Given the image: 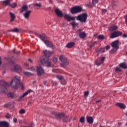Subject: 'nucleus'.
<instances>
[{
	"label": "nucleus",
	"instance_id": "1",
	"mask_svg": "<svg viewBox=\"0 0 127 127\" xmlns=\"http://www.w3.org/2000/svg\"><path fill=\"white\" fill-rule=\"evenodd\" d=\"M43 56L40 59V64L43 66H46V67H50L51 66V62H49V59L48 57L51 55V52L45 50L44 51Z\"/></svg>",
	"mask_w": 127,
	"mask_h": 127
},
{
	"label": "nucleus",
	"instance_id": "2",
	"mask_svg": "<svg viewBox=\"0 0 127 127\" xmlns=\"http://www.w3.org/2000/svg\"><path fill=\"white\" fill-rule=\"evenodd\" d=\"M38 37L42 40V41L45 43L47 47H49V48H53V43H52V42H51L50 41L47 40L48 38L46 35H39Z\"/></svg>",
	"mask_w": 127,
	"mask_h": 127
},
{
	"label": "nucleus",
	"instance_id": "3",
	"mask_svg": "<svg viewBox=\"0 0 127 127\" xmlns=\"http://www.w3.org/2000/svg\"><path fill=\"white\" fill-rule=\"evenodd\" d=\"M19 84H20V76L16 75L11 81L10 85L13 89H17Z\"/></svg>",
	"mask_w": 127,
	"mask_h": 127
},
{
	"label": "nucleus",
	"instance_id": "4",
	"mask_svg": "<svg viewBox=\"0 0 127 127\" xmlns=\"http://www.w3.org/2000/svg\"><path fill=\"white\" fill-rule=\"evenodd\" d=\"M9 86V84L5 81L0 80V93H6L7 92V87Z\"/></svg>",
	"mask_w": 127,
	"mask_h": 127
},
{
	"label": "nucleus",
	"instance_id": "5",
	"mask_svg": "<svg viewBox=\"0 0 127 127\" xmlns=\"http://www.w3.org/2000/svg\"><path fill=\"white\" fill-rule=\"evenodd\" d=\"M59 59L62 63L61 64V67L63 68L65 67V65H68L69 64V61L67 59V58L65 57V56L62 55L60 57Z\"/></svg>",
	"mask_w": 127,
	"mask_h": 127
},
{
	"label": "nucleus",
	"instance_id": "6",
	"mask_svg": "<svg viewBox=\"0 0 127 127\" xmlns=\"http://www.w3.org/2000/svg\"><path fill=\"white\" fill-rule=\"evenodd\" d=\"M87 17L88 14L86 13H83L77 16V20H79L81 22H86Z\"/></svg>",
	"mask_w": 127,
	"mask_h": 127
},
{
	"label": "nucleus",
	"instance_id": "7",
	"mask_svg": "<svg viewBox=\"0 0 127 127\" xmlns=\"http://www.w3.org/2000/svg\"><path fill=\"white\" fill-rule=\"evenodd\" d=\"M105 59H106V57H100L97 60H96L95 62V64L97 65V66H100V65H102V64H104V62H105Z\"/></svg>",
	"mask_w": 127,
	"mask_h": 127
},
{
	"label": "nucleus",
	"instance_id": "8",
	"mask_svg": "<svg viewBox=\"0 0 127 127\" xmlns=\"http://www.w3.org/2000/svg\"><path fill=\"white\" fill-rule=\"evenodd\" d=\"M77 34L79 35L80 38H85L86 36H87V34L85 32H83V30L81 29H79L77 30Z\"/></svg>",
	"mask_w": 127,
	"mask_h": 127
},
{
	"label": "nucleus",
	"instance_id": "9",
	"mask_svg": "<svg viewBox=\"0 0 127 127\" xmlns=\"http://www.w3.org/2000/svg\"><path fill=\"white\" fill-rule=\"evenodd\" d=\"M37 73L38 76H41L43 73H44V70L43 68L41 66H37Z\"/></svg>",
	"mask_w": 127,
	"mask_h": 127
},
{
	"label": "nucleus",
	"instance_id": "10",
	"mask_svg": "<svg viewBox=\"0 0 127 127\" xmlns=\"http://www.w3.org/2000/svg\"><path fill=\"white\" fill-rule=\"evenodd\" d=\"M64 18L66 19L67 21H71V20H75V17L71 16L68 14H65L64 15Z\"/></svg>",
	"mask_w": 127,
	"mask_h": 127
},
{
	"label": "nucleus",
	"instance_id": "11",
	"mask_svg": "<svg viewBox=\"0 0 127 127\" xmlns=\"http://www.w3.org/2000/svg\"><path fill=\"white\" fill-rule=\"evenodd\" d=\"M112 47L115 48V49H119V41L116 40L114 42H113L111 44Z\"/></svg>",
	"mask_w": 127,
	"mask_h": 127
},
{
	"label": "nucleus",
	"instance_id": "12",
	"mask_svg": "<svg viewBox=\"0 0 127 127\" xmlns=\"http://www.w3.org/2000/svg\"><path fill=\"white\" fill-rule=\"evenodd\" d=\"M55 13L59 17H63V13L59 9L56 8L55 10Z\"/></svg>",
	"mask_w": 127,
	"mask_h": 127
},
{
	"label": "nucleus",
	"instance_id": "13",
	"mask_svg": "<svg viewBox=\"0 0 127 127\" xmlns=\"http://www.w3.org/2000/svg\"><path fill=\"white\" fill-rule=\"evenodd\" d=\"M9 13L10 16V22H13L15 20V18H16V16L15 15V14L11 12H9Z\"/></svg>",
	"mask_w": 127,
	"mask_h": 127
},
{
	"label": "nucleus",
	"instance_id": "14",
	"mask_svg": "<svg viewBox=\"0 0 127 127\" xmlns=\"http://www.w3.org/2000/svg\"><path fill=\"white\" fill-rule=\"evenodd\" d=\"M32 11L31 10H27L26 11L24 14L23 16L26 19H28L29 18V15H30V14L31 13Z\"/></svg>",
	"mask_w": 127,
	"mask_h": 127
},
{
	"label": "nucleus",
	"instance_id": "15",
	"mask_svg": "<svg viewBox=\"0 0 127 127\" xmlns=\"http://www.w3.org/2000/svg\"><path fill=\"white\" fill-rule=\"evenodd\" d=\"M0 127H9V124L5 121H0Z\"/></svg>",
	"mask_w": 127,
	"mask_h": 127
},
{
	"label": "nucleus",
	"instance_id": "16",
	"mask_svg": "<svg viewBox=\"0 0 127 127\" xmlns=\"http://www.w3.org/2000/svg\"><path fill=\"white\" fill-rule=\"evenodd\" d=\"M14 71L18 73H20L21 72V67L19 65L16 64L14 66Z\"/></svg>",
	"mask_w": 127,
	"mask_h": 127
},
{
	"label": "nucleus",
	"instance_id": "17",
	"mask_svg": "<svg viewBox=\"0 0 127 127\" xmlns=\"http://www.w3.org/2000/svg\"><path fill=\"white\" fill-rule=\"evenodd\" d=\"M86 121L88 124H90V125H92V124L94 123V119L90 116H87L86 117Z\"/></svg>",
	"mask_w": 127,
	"mask_h": 127
},
{
	"label": "nucleus",
	"instance_id": "18",
	"mask_svg": "<svg viewBox=\"0 0 127 127\" xmlns=\"http://www.w3.org/2000/svg\"><path fill=\"white\" fill-rule=\"evenodd\" d=\"M55 117H56V118H57V119H63V118H64V117H65V114H64V113H56Z\"/></svg>",
	"mask_w": 127,
	"mask_h": 127
},
{
	"label": "nucleus",
	"instance_id": "19",
	"mask_svg": "<svg viewBox=\"0 0 127 127\" xmlns=\"http://www.w3.org/2000/svg\"><path fill=\"white\" fill-rule=\"evenodd\" d=\"M27 9H28L27 5H24L22 6V8L20 9V12L22 13V12H24V11H27Z\"/></svg>",
	"mask_w": 127,
	"mask_h": 127
},
{
	"label": "nucleus",
	"instance_id": "20",
	"mask_svg": "<svg viewBox=\"0 0 127 127\" xmlns=\"http://www.w3.org/2000/svg\"><path fill=\"white\" fill-rule=\"evenodd\" d=\"M116 106L117 107H119V108H121V109H123V110L126 109V108L127 107V106H126L125 104L121 103H117Z\"/></svg>",
	"mask_w": 127,
	"mask_h": 127
},
{
	"label": "nucleus",
	"instance_id": "21",
	"mask_svg": "<svg viewBox=\"0 0 127 127\" xmlns=\"http://www.w3.org/2000/svg\"><path fill=\"white\" fill-rule=\"evenodd\" d=\"M110 31H114L115 30H117L118 29V26L115 25H112L110 27H109V28Z\"/></svg>",
	"mask_w": 127,
	"mask_h": 127
},
{
	"label": "nucleus",
	"instance_id": "22",
	"mask_svg": "<svg viewBox=\"0 0 127 127\" xmlns=\"http://www.w3.org/2000/svg\"><path fill=\"white\" fill-rule=\"evenodd\" d=\"M30 92H31V90H28L27 92H26L22 96H21L20 97V99L21 100L23 99V98H24V97H26V96H27V95H28V94H29V93H30Z\"/></svg>",
	"mask_w": 127,
	"mask_h": 127
},
{
	"label": "nucleus",
	"instance_id": "23",
	"mask_svg": "<svg viewBox=\"0 0 127 127\" xmlns=\"http://www.w3.org/2000/svg\"><path fill=\"white\" fill-rule=\"evenodd\" d=\"M71 117H69V116H66L64 119L63 122L64 123H69L70 121Z\"/></svg>",
	"mask_w": 127,
	"mask_h": 127
},
{
	"label": "nucleus",
	"instance_id": "24",
	"mask_svg": "<svg viewBox=\"0 0 127 127\" xmlns=\"http://www.w3.org/2000/svg\"><path fill=\"white\" fill-rule=\"evenodd\" d=\"M4 107V108H9V109H11L12 108H13V105H12V103L9 102V103L5 104Z\"/></svg>",
	"mask_w": 127,
	"mask_h": 127
},
{
	"label": "nucleus",
	"instance_id": "25",
	"mask_svg": "<svg viewBox=\"0 0 127 127\" xmlns=\"http://www.w3.org/2000/svg\"><path fill=\"white\" fill-rule=\"evenodd\" d=\"M119 67L123 68V69H127V65L125 63H121L119 64Z\"/></svg>",
	"mask_w": 127,
	"mask_h": 127
},
{
	"label": "nucleus",
	"instance_id": "26",
	"mask_svg": "<svg viewBox=\"0 0 127 127\" xmlns=\"http://www.w3.org/2000/svg\"><path fill=\"white\" fill-rule=\"evenodd\" d=\"M75 45V43L74 42H70L66 44V46L67 48H71L73 47Z\"/></svg>",
	"mask_w": 127,
	"mask_h": 127
},
{
	"label": "nucleus",
	"instance_id": "27",
	"mask_svg": "<svg viewBox=\"0 0 127 127\" xmlns=\"http://www.w3.org/2000/svg\"><path fill=\"white\" fill-rule=\"evenodd\" d=\"M105 48H102L96 50V52L97 54H99V53H104V52H105Z\"/></svg>",
	"mask_w": 127,
	"mask_h": 127
},
{
	"label": "nucleus",
	"instance_id": "28",
	"mask_svg": "<svg viewBox=\"0 0 127 127\" xmlns=\"http://www.w3.org/2000/svg\"><path fill=\"white\" fill-rule=\"evenodd\" d=\"M2 3L4 5H9L10 3V0H5L2 1Z\"/></svg>",
	"mask_w": 127,
	"mask_h": 127
},
{
	"label": "nucleus",
	"instance_id": "29",
	"mask_svg": "<svg viewBox=\"0 0 127 127\" xmlns=\"http://www.w3.org/2000/svg\"><path fill=\"white\" fill-rule=\"evenodd\" d=\"M70 12L72 14H75V13H77V11L76 10V7L74 6L70 9Z\"/></svg>",
	"mask_w": 127,
	"mask_h": 127
},
{
	"label": "nucleus",
	"instance_id": "30",
	"mask_svg": "<svg viewBox=\"0 0 127 127\" xmlns=\"http://www.w3.org/2000/svg\"><path fill=\"white\" fill-rule=\"evenodd\" d=\"M75 9L76 10L77 13L82 11V7H81L80 6H75Z\"/></svg>",
	"mask_w": 127,
	"mask_h": 127
},
{
	"label": "nucleus",
	"instance_id": "31",
	"mask_svg": "<svg viewBox=\"0 0 127 127\" xmlns=\"http://www.w3.org/2000/svg\"><path fill=\"white\" fill-rule=\"evenodd\" d=\"M9 32H16V33H18L19 32V30L17 29V28H14L13 29L9 30Z\"/></svg>",
	"mask_w": 127,
	"mask_h": 127
},
{
	"label": "nucleus",
	"instance_id": "32",
	"mask_svg": "<svg viewBox=\"0 0 127 127\" xmlns=\"http://www.w3.org/2000/svg\"><path fill=\"white\" fill-rule=\"evenodd\" d=\"M116 37H118V36H117V33L116 32H114L113 33L111 34L110 38H116Z\"/></svg>",
	"mask_w": 127,
	"mask_h": 127
},
{
	"label": "nucleus",
	"instance_id": "33",
	"mask_svg": "<svg viewBox=\"0 0 127 127\" xmlns=\"http://www.w3.org/2000/svg\"><path fill=\"white\" fill-rule=\"evenodd\" d=\"M56 78L60 80V81H61V80H63V81H65V79H64V77L61 76V75H57Z\"/></svg>",
	"mask_w": 127,
	"mask_h": 127
},
{
	"label": "nucleus",
	"instance_id": "34",
	"mask_svg": "<svg viewBox=\"0 0 127 127\" xmlns=\"http://www.w3.org/2000/svg\"><path fill=\"white\" fill-rule=\"evenodd\" d=\"M97 43L96 41L92 42L90 45V48H93V47H94V46H95L97 44Z\"/></svg>",
	"mask_w": 127,
	"mask_h": 127
},
{
	"label": "nucleus",
	"instance_id": "35",
	"mask_svg": "<svg viewBox=\"0 0 127 127\" xmlns=\"http://www.w3.org/2000/svg\"><path fill=\"white\" fill-rule=\"evenodd\" d=\"M16 3L15 2H14V3H10V4H9V6H10V7H12V8H14V7H16Z\"/></svg>",
	"mask_w": 127,
	"mask_h": 127
},
{
	"label": "nucleus",
	"instance_id": "36",
	"mask_svg": "<svg viewBox=\"0 0 127 127\" xmlns=\"http://www.w3.org/2000/svg\"><path fill=\"white\" fill-rule=\"evenodd\" d=\"M97 38L99 40H103L105 39V36L103 35H100L97 36Z\"/></svg>",
	"mask_w": 127,
	"mask_h": 127
},
{
	"label": "nucleus",
	"instance_id": "37",
	"mask_svg": "<svg viewBox=\"0 0 127 127\" xmlns=\"http://www.w3.org/2000/svg\"><path fill=\"white\" fill-rule=\"evenodd\" d=\"M79 122L81 123V124H84L85 123V118L84 117H82L79 119Z\"/></svg>",
	"mask_w": 127,
	"mask_h": 127
},
{
	"label": "nucleus",
	"instance_id": "38",
	"mask_svg": "<svg viewBox=\"0 0 127 127\" xmlns=\"http://www.w3.org/2000/svg\"><path fill=\"white\" fill-rule=\"evenodd\" d=\"M116 32V35L117 36V37H119V36H121L123 35V32H120V31H117Z\"/></svg>",
	"mask_w": 127,
	"mask_h": 127
},
{
	"label": "nucleus",
	"instance_id": "39",
	"mask_svg": "<svg viewBox=\"0 0 127 127\" xmlns=\"http://www.w3.org/2000/svg\"><path fill=\"white\" fill-rule=\"evenodd\" d=\"M117 50L118 49L113 48V49L110 51V53L111 54H114V53L117 52Z\"/></svg>",
	"mask_w": 127,
	"mask_h": 127
},
{
	"label": "nucleus",
	"instance_id": "40",
	"mask_svg": "<svg viewBox=\"0 0 127 127\" xmlns=\"http://www.w3.org/2000/svg\"><path fill=\"white\" fill-rule=\"evenodd\" d=\"M24 74L27 76H32V73L27 71L24 72Z\"/></svg>",
	"mask_w": 127,
	"mask_h": 127
},
{
	"label": "nucleus",
	"instance_id": "41",
	"mask_svg": "<svg viewBox=\"0 0 127 127\" xmlns=\"http://www.w3.org/2000/svg\"><path fill=\"white\" fill-rule=\"evenodd\" d=\"M70 24H71L72 26H73V27H76L77 26V25H78V24L77 23H76L75 22H72L70 23Z\"/></svg>",
	"mask_w": 127,
	"mask_h": 127
},
{
	"label": "nucleus",
	"instance_id": "42",
	"mask_svg": "<svg viewBox=\"0 0 127 127\" xmlns=\"http://www.w3.org/2000/svg\"><path fill=\"white\" fill-rule=\"evenodd\" d=\"M19 114H21V115H23V114H25V110L24 109H21L19 111Z\"/></svg>",
	"mask_w": 127,
	"mask_h": 127
},
{
	"label": "nucleus",
	"instance_id": "43",
	"mask_svg": "<svg viewBox=\"0 0 127 127\" xmlns=\"http://www.w3.org/2000/svg\"><path fill=\"white\" fill-rule=\"evenodd\" d=\"M99 2V0H92L93 4H97Z\"/></svg>",
	"mask_w": 127,
	"mask_h": 127
},
{
	"label": "nucleus",
	"instance_id": "44",
	"mask_svg": "<svg viewBox=\"0 0 127 127\" xmlns=\"http://www.w3.org/2000/svg\"><path fill=\"white\" fill-rule=\"evenodd\" d=\"M10 117H11V116L8 113L5 116L6 119H10Z\"/></svg>",
	"mask_w": 127,
	"mask_h": 127
},
{
	"label": "nucleus",
	"instance_id": "45",
	"mask_svg": "<svg viewBox=\"0 0 127 127\" xmlns=\"http://www.w3.org/2000/svg\"><path fill=\"white\" fill-rule=\"evenodd\" d=\"M34 5H35V6H37V7H41V4L40 3H36L34 4Z\"/></svg>",
	"mask_w": 127,
	"mask_h": 127
},
{
	"label": "nucleus",
	"instance_id": "46",
	"mask_svg": "<svg viewBox=\"0 0 127 127\" xmlns=\"http://www.w3.org/2000/svg\"><path fill=\"white\" fill-rule=\"evenodd\" d=\"M115 71L116 72H121V71H122V69L121 68H120V67H116Z\"/></svg>",
	"mask_w": 127,
	"mask_h": 127
},
{
	"label": "nucleus",
	"instance_id": "47",
	"mask_svg": "<svg viewBox=\"0 0 127 127\" xmlns=\"http://www.w3.org/2000/svg\"><path fill=\"white\" fill-rule=\"evenodd\" d=\"M8 97H10L11 98H12L13 97V94L11 93H9L8 94Z\"/></svg>",
	"mask_w": 127,
	"mask_h": 127
},
{
	"label": "nucleus",
	"instance_id": "48",
	"mask_svg": "<svg viewBox=\"0 0 127 127\" xmlns=\"http://www.w3.org/2000/svg\"><path fill=\"white\" fill-rule=\"evenodd\" d=\"M52 84H53V85H54V86H56V85H57V82H56V81H52Z\"/></svg>",
	"mask_w": 127,
	"mask_h": 127
},
{
	"label": "nucleus",
	"instance_id": "49",
	"mask_svg": "<svg viewBox=\"0 0 127 127\" xmlns=\"http://www.w3.org/2000/svg\"><path fill=\"white\" fill-rule=\"evenodd\" d=\"M58 60V59H57V58H55L53 59L54 62H57Z\"/></svg>",
	"mask_w": 127,
	"mask_h": 127
},
{
	"label": "nucleus",
	"instance_id": "50",
	"mask_svg": "<svg viewBox=\"0 0 127 127\" xmlns=\"http://www.w3.org/2000/svg\"><path fill=\"white\" fill-rule=\"evenodd\" d=\"M88 95H89V92L86 91L84 93V96H85V97L88 96Z\"/></svg>",
	"mask_w": 127,
	"mask_h": 127
},
{
	"label": "nucleus",
	"instance_id": "51",
	"mask_svg": "<svg viewBox=\"0 0 127 127\" xmlns=\"http://www.w3.org/2000/svg\"><path fill=\"white\" fill-rule=\"evenodd\" d=\"M110 48H111V46H107L106 47V50H109V49H110Z\"/></svg>",
	"mask_w": 127,
	"mask_h": 127
},
{
	"label": "nucleus",
	"instance_id": "52",
	"mask_svg": "<svg viewBox=\"0 0 127 127\" xmlns=\"http://www.w3.org/2000/svg\"><path fill=\"white\" fill-rule=\"evenodd\" d=\"M13 121L14 123H16L17 122V119L15 118L13 119Z\"/></svg>",
	"mask_w": 127,
	"mask_h": 127
},
{
	"label": "nucleus",
	"instance_id": "53",
	"mask_svg": "<svg viewBox=\"0 0 127 127\" xmlns=\"http://www.w3.org/2000/svg\"><path fill=\"white\" fill-rule=\"evenodd\" d=\"M123 36V37H124L125 38H127V35L126 34H124Z\"/></svg>",
	"mask_w": 127,
	"mask_h": 127
},
{
	"label": "nucleus",
	"instance_id": "54",
	"mask_svg": "<svg viewBox=\"0 0 127 127\" xmlns=\"http://www.w3.org/2000/svg\"><path fill=\"white\" fill-rule=\"evenodd\" d=\"M30 70L31 71H35V68H34V67H32L30 68Z\"/></svg>",
	"mask_w": 127,
	"mask_h": 127
},
{
	"label": "nucleus",
	"instance_id": "55",
	"mask_svg": "<svg viewBox=\"0 0 127 127\" xmlns=\"http://www.w3.org/2000/svg\"><path fill=\"white\" fill-rule=\"evenodd\" d=\"M125 21H126V23H127V15L125 17Z\"/></svg>",
	"mask_w": 127,
	"mask_h": 127
},
{
	"label": "nucleus",
	"instance_id": "56",
	"mask_svg": "<svg viewBox=\"0 0 127 127\" xmlns=\"http://www.w3.org/2000/svg\"><path fill=\"white\" fill-rule=\"evenodd\" d=\"M28 60L31 63H32V60L31 59H29Z\"/></svg>",
	"mask_w": 127,
	"mask_h": 127
},
{
	"label": "nucleus",
	"instance_id": "57",
	"mask_svg": "<svg viewBox=\"0 0 127 127\" xmlns=\"http://www.w3.org/2000/svg\"><path fill=\"white\" fill-rule=\"evenodd\" d=\"M96 103H101V100H99L96 101Z\"/></svg>",
	"mask_w": 127,
	"mask_h": 127
},
{
	"label": "nucleus",
	"instance_id": "58",
	"mask_svg": "<svg viewBox=\"0 0 127 127\" xmlns=\"http://www.w3.org/2000/svg\"><path fill=\"white\" fill-rule=\"evenodd\" d=\"M21 89L22 90H24V86H23V85H21Z\"/></svg>",
	"mask_w": 127,
	"mask_h": 127
},
{
	"label": "nucleus",
	"instance_id": "59",
	"mask_svg": "<svg viewBox=\"0 0 127 127\" xmlns=\"http://www.w3.org/2000/svg\"><path fill=\"white\" fill-rule=\"evenodd\" d=\"M118 125H119V126H122V123H118Z\"/></svg>",
	"mask_w": 127,
	"mask_h": 127
},
{
	"label": "nucleus",
	"instance_id": "60",
	"mask_svg": "<svg viewBox=\"0 0 127 127\" xmlns=\"http://www.w3.org/2000/svg\"><path fill=\"white\" fill-rule=\"evenodd\" d=\"M44 84L46 85V81L44 82Z\"/></svg>",
	"mask_w": 127,
	"mask_h": 127
},
{
	"label": "nucleus",
	"instance_id": "61",
	"mask_svg": "<svg viewBox=\"0 0 127 127\" xmlns=\"http://www.w3.org/2000/svg\"><path fill=\"white\" fill-rule=\"evenodd\" d=\"M103 11H104L105 12H107V10H106V9H104V10H103Z\"/></svg>",
	"mask_w": 127,
	"mask_h": 127
},
{
	"label": "nucleus",
	"instance_id": "62",
	"mask_svg": "<svg viewBox=\"0 0 127 127\" xmlns=\"http://www.w3.org/2000/svg\"><path fill=\"white\" fill-rule=\"evenodd\" d=\"M1 64V62L0 61V65Z\"/></svg>",
	"mask_w": 127,
	"mask_h": 127
},
{
	"label": "nucleus",
	"instance_id": "63",
	"mask_svg": "<svg viewBox=\"0 0 127 127\" xmlns=\"http://www.w3.org/2000/svg\"><path fill=\"white\" fill-rule=\"evenodd\" d=\"M126 125L127 126V123L126 124Z\"/></svg>",
	"mask_w": 127,
	"mask_h": 127
},
{
	"label": "nucleus",
	"instance_id": "64",
	"mask_svg": "<svg viewBox=\"0 0 127 127\" xmlns=\"http://www.w3.org/2000/svg\"><path fill=\"white\" fill-rule=\"evenodd\" d=\"M33 83H35V81H33Z\"/></svg>",
	"mask_w": 127,
	"mask_h": 127
}]
</instances>
